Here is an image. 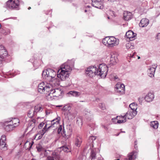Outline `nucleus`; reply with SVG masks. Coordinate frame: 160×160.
<instances>
[{
    "label": "nucleus",
    "mask_w": 160,
    "mask_h": 160,
    "mask_svg": "<svg viewBox=\"0 0 160 160\" xmlns=\"http://www.w3.org/2000/svg\"><path fill=\"white\" fill-rule=\"evenodd\" d=\"M102 43L109 47L112 48L118 45L119 43V40L114 37H108L103 39Z\"/></svg>",
    "instance_id": "f257e3e1"
},
{
    "label": "nucleus",
    "mask_w": 160,
    "mask_h": 160,
    "mask_svg": "<svg viewBox=\"0 0 160 160\" xmlns=\"http://www.w3.org/2000/svg\"><path fill=\"white\" fill-rule=\"evenodd\" d=\"M58 81L57 79H54V80H52L51 82L52 83V87L50 88L49 90H51V92H53V94L56 97H59L61 96L63 93L62 91L59 88H55L54 87L56 85H59V82H58L56 83H55L56 81Z\"/></svg>",
    "instance_id": "f03ea898"
},
{
    "label": "nucleus",
    "mask_w": 160,
    "mask_h": 160,
    "mask_svg": "<svg viewBox=\"0 0 160 160\" xmlns=\"http://www.w3.org/2000/svg\"><path fill=\"white\" fill-rule=\"evenodd\" d=\"M108 70V67L106 65L101 64L98 68H97V75L100 76L102 78H104L107 75Z\"/></svg>",
    "instance_id": "7ed1b4c3"
},
{
    "label": "nucleus",
    "mask_w": 160,
    "mask_h": 160,
    "mask_svg": "<svg viewBox=\"0 0 160 160\" xmlns=\"http://www.w3.org/2000/svg\"><path fill=\"white\" fill-rule=\"evenodd\" d=\"M52 83H47L46 85H45L44 82H42L40 83L38 86V92L41 93H42L44 92L46 93L47 91H49L50 88L52 87Z\"/></svg>",
    "instance_id": "20e7f679"
},
{
    "label": "nucleus",
    "mask_w": 160,
    "mask_h": 160,
    "mask_svg": "<svg viewBox=\"0 0 160 160\" xmlns=\"http://www.w3.org/2000/svg\"><path fill=\"white\" fill-rule=\"evenodd\" d=\"M19 6L18 0H9L6 3V8L9 9H18Z\"/></svg>",
    "instance_id": "39448f33"
},
{
    "label": "nucleus",
    "mask_w": 160,
    "mask_h": 160,
    "mask_svg": "<svg viewBox=\"0 0 160 160\" xmlns=\"http://www.w3.org/2000/svg\"><path fill=\"white\" fill-rule=\"evenodd\" d=\"M74 65V62L72 61H68L67 62L62 64L60 68V69L63 70L68 72L72 70V68Z\"/></svg>",
    "instance_id": "423d86ee"
},
{
    "label": "nucleus",
    "mask_w": 160,
    "mask_h": 160,
    "mask_svg": "<svg viewBox=\"0 0 160 160\" xmlns=\"http://www.w3.org/2000/svg\"><path fill=\"white\" fill-rule=\"evenodd\" d=\"M85 74L87 76L90 78H92L97 75V68L95 66L88 67L86 70Z\"/></svg>",
    "instance_id": "0eeeda50"
},
{
    "label": "nucleus",
    "mask_w": 160,
    "mask_h": 160,
    "mask_svg": "<svg viewBox=\"0 0 160 160\" xmlns=\"http://www.w3.org/2000/svg\"><path fill=\"white\" fill-rule=\"evenodd\" d=\"M56 74V72L50 68L44 70L42 72V75L43 77L45 78L51 77L52 79L54 78Z\"/></svg>",
    "instance_id": "6e6552de"
},
{
    "label": "nucleus",
    "mask_w": 160,
    "mask_h": 160,
    "mask_svg": "<svg viewBox=\"0 0 160 160\" xmlns=\"http://www.w3.org/2000/svg\"><path fill=\"white\" fill-rule=\"evenodd\" d=\"M69 76V72H66L63 70L59 69L58 72L57 77L62 81L65 80L68 78Z\"/></svg>",
    "instance_id": "1a4fd4ad"
},
{
    "label": "nucleus",
    "mask_w": 160,
    "mask_h": 160,
    "mask_svg": "<svg viewBox=\"0 0 160 160\" xmlns=\"http://www.w3.org/2000/svg\"><path fill=\"white\" fill-rule=\"evenodd\" d=\"M110 55V64L113 65L115 64L118 62V53L116 52L113 51L112 52Z\"/></svg>",
    "instance_id": "9d476101"
},
{
    "label": "nucleus",
    "mask_w": 160,
    "mask_h": 160,
    "mask_svg": "<svg viewBox=\"0 0 160 160\" xmlns=\"http://www.w3.org/2000/svg\"><path fill=\"white\" fill-rule=\"evenodd\" d=\"M115 89L120 95L122 94L125 92V86L123 84L118 83L115 85Z\"/></svg>",
    "instance_id": "9b49d317"
},
{
    "label": "nucleus",
    "mask_w": 160,
    "mask_h": 160,
    "mask_svg": "<svg viewBox=\"0 0 160 160\" xmlns=\"http://www.w3.org/2000/svg\"><path fill=\"white\" fill-rule=\"evenodd\" d=\"M6 140L5 136L2 135L0 139V149L3 150H6L8 149L7 145L5 142Z\"/></svg>",
    "instance_id": "f8f14e48"
},
{
    "label": "nucleus",
    "mask_w": 160,
    "mask_h": 160,
    "mask_svg": "<svg viewBox=\"0 0 160 160\" xmlns=\"http://www.w3.org/2000/svg\"><path fill=\"white\" fill-rule=\"evenodd\" d=\"M8 55V52L4 46L0 44V61H2Z\"/></svg>",
    "instance_id": "ddd939ff"
},
{
    "label": "nucleus",
    "mask_w": 160,
    "mask_h": 160,
    "mask_svg": "<svg viewBox=\"0 0 160 160\" xmlns=\"http://www.w3.org/2000/svg\"><path fill=\"white\" fill-rule=\"evenodd\" d=\"M92 1L93 6L99 9L103 8L102 2L101 0H92Z\"/></svg>",
    "instance_id": "4468645a"
},
{
    "label": "nucleus",
    "mask_w": 160,
    "mask_h": 160,
    "mask_svg": "<svg viewBox=\"0 0 160 160\" xmlns=\"http://www.w3.org/2000/svg\"><path fill=\"white\" fill-rule=\"evenodd\" d=\"M137 114L136 111H133L132 110H129L126 114L124 115L126 118L130 119L132 118Z\"/></svg>",
    "instance_id": "2eb2a0df"
},
{
    "label": "nucleus",
    "mask_w": 160,
    "mask_h": 160,
    "mask_svg": "<svg viewBox=\"0 0 160 160\" xmlns=\"http://www.w3.org/2000/svg\"><path fill=\"white\" fill-rule=\"evenodd\" d=\"M138 152L134 151L129 153L128 155V157L125 158V160H135L137 158Z\"/></svg>",
    "instance_id": "dca6fc26"
},
{
    "label": "nucleus",
    "mask_w": 160,
    "mask_h": 160,
    "mask_svg": "<svg viewBox=\"0 0 160 160\" xmlns=\"http://www.w3.org/2000/svg\"><path fill=\"white\" fill-rule=\"evenodd\" d=\"M136 35V33H134L132 30H129L126 33V36L127 38H128L131 41L135 39Z\"/></svg>",
    "instance_id": "f3484780"
},
{
    "label": "nucleus",
    "mask_w": 160,
    "mask_h": 160,
    "mask_svg": "<svg viewBox=\"0 0 160 160\" xmlns=\"http://www.w3.org/2000/svg\"><path fill=\"white\" fill-rule=\"evenodd\" d=\"M154 94L151 92H149L145 96L144 99L147 102H152L154 98Z\"/></svg>",
    "instance_id": "a211bd4d"
},
{
    "label": "nucleus",
    "mask_w": 160,
    "mask_h": 160,
    "mask_svg": "<svg viewBox=\"0 0 160 160\" xmlns=\"http://www.w3.org/2000/svg\"><path fill=\"white\" fill-rule=\"evenodd\" d=\"M47 91V92L45 93L46 94V97L48 101H51L54 99L55 96L53 94V92H51V90H49Z\"/></svg>",
    "instance_id": "6ab92c4d"
},
{
    "label": "nucleus",
    "mask_w": 160,
    "mask_h": 160,
    "mask_svg": "<svg viewBox=\"0 0 160 160\" xmlns=\"http://www.w3.org/2000/svg\"><path fill=\"white\" fill-rule=\"evenodd\" d=\"M149 20L146 18H143L140 21L139 26L141 27H146L149 24Z\"/></svg>",
    "instance_id": "aec40b11"
},
{
    "label": "nucleus",
    "mask_w": 160,
    "mask_h": 160,
    "mask_svg": "<svg viewBox=\"0 0 160 160\" xmlns=\"http://www.w3.org/2000/svg\"><path fill=\"white\" fill-rule=\"evenodd\" d=\"M124 19L126 21H128L132 18V13L129 12L125 11L123 13Z\"/></svg>",
    "instance_id": "412c9836"
},
{
    "label": "nucleus",
    "mask_w": 160,
    "mask_h": 160,
    "mask_svg": "<svg viewBox=\"0 0 160 160\" xmlns=\"http://www.w3.org/2000/svg\"><path fill=\"white\" fill-rule=\"evenodd\" d=\"M155 68L154 67L150 68L147 70V72L148 75L150 77H152L154 76L155 72Z\"/></svg>",
    "instance_id": "4be33fe9"
},
{
    "label": "nucleus",
    "mask_w": 160,
    "mask_h": 160,
    "mask_svg": "<svg viewBox=\"0 0 160 160\" xmlns=\"http://www.w3.org/2000/svg\"><path fill=\"white\" fill-rule=\"evenodd\" d=\"M117 120V122L118 123H122L125 122H126V118L123 116H117L116 117Z\"/></svg>",
    "instance_id": "5701e85b"
},
{
    "label": "nucleus",
    "mask_w": 160,
    "mask_h": 160,
    "mask_svg": "<svg viewBox=\"0 0 160 160\" xmlns=\"http://www.w3.org/2000/svg\"><path fill=\"white\" fill-rule=\"evenodd\" d=\"M7 122L10 123H11L12 124H13L15 127L19 125V119L17 118L12 119L10 121Z\"/></svg>",
    "instance_id": "b1692460"
},
{
    "label": "nucleus",
    "mask_w": 160,
    "mask_h": 160,
    "mask_svg": "<svg viewBox=\"0 0 160 160\" xmlns=\"http://www.w3.org/2000/svg\"><path fill=\"white\" fill-rule=\"evenodd\" d=\"M96 148L91 149L90 155V158H91V160L94 159L96 158Z\"/></svg>",
    "instance_id": "393cba45"
},
{
    "label": "nucleus",
    "mask_w": 160,
    "mask_h": 160,
    "mask_svg": "<svg viewBox=\"0 0 160 160\" xmlns=\"http://www.w3.org/2000/svg\"><path fill=\"white\" fill-rule=\"evenodd\" d=\"M68 94L72 96L78 97L81 95V93L80 92L75 91H71L68 93Z\"/></svg>",
    "instance_id": "a878e982"
},
{
    "label": "nucleus",
    "mask_w": 160,
    "mask_h": 160,
    "mask_svg": "<svg viewBox=\"0 0 160 160\" xmlns=\"http://www.w3.org/2000/svg\"><path fill=\"white\" fill-rule=\"evenodd\" d=\"M60 119L58 118L54 119L51 121V125L48 127V128H50L51 127H54L56 125H58Z\"/></svg>",
    "instance_id": "bb28decb"
},
{
    "label": "nucleus",
    "mask_w": 160,
    "mask_h": 160,
    "mask_svg": "<svg viewBox=\"0 0 160 160\" xmlns=\"http://www.w3.org/2000/svg\"><path fill=\"white\" fill-rule=\"evenodd\" d=\"M67 129L68 130V135H66L65 132L64 131H63V133H62V135H64L65 136H69L70 135L72 134V127L70 125H69L67 126Z\"/></svg>",
    "instance_id": "cd10ccee"
},
{
    "label": "nucleus",
    "mask_w": 160,
    "mask_h": 160,
    "mask_svg": "<svg viewBox=\"0 0 160 160\" xmlns=\"http://www.w3.org/2000/svg\"><path fill=\"white\" fill-rule=\"evenodd\" d=\"M71 109V108L69 105H66L63 107V108H62V110L66 112L67 111L68 112L67 114L69 115V114H71V112L70 111Z\"/></svg>",
    "instance_id": "c85d7f7f"
},
{
    "label": "nucleus",
    "mask_w": 160,
    "mask_h": 160,
    "mask_svg": "<svg viewBox=\"0 0 160 160\" xmlns=\"http://www.w3.org/2000/svg\"><path fill=\"white\" fill-rule=\"evenodd\" d=\"M15 128V127L13 124L10 123L9 124L6 126L5 129L8 132L12 130Z\"/></svg>",
    "instance_id": "c756f323"
},
{
    "label": "nucleus",
    "mask_w": 160,
    "mask_h": 160,
    "mask_svg": "<svg viewBox=\"0 0 160 160\" xmlns=\"http://www.w3.org/2000/svg\"><path fill=\"white\" fill-rule=\"evenodd\" d=\"M81 142L82 140L81 138L78 137L76 138L75 144L77 147H79L80 146Z\"/></svg>",
    "instance_id": "7c9ffc66"
},
{
    "label": "nucleus",
    "mask_w": 160,
    "mask_h": 160,
    "mask_svg": "<svg viewBox=\"0 0 160 160\" xmlns=\"http://www.w3.org/2000/svg\"><path fill=\"white\" fill-rule=\"evenodd\" d=\"M34 110L36 114L38 112L42 111L43 110V108L40 105H38L35 107Z\"/></svg>",
    "instance_id": "2f4dec72"
},
{
    "label": "nucleus",
    "mask_w": 160,
    "mask_h": 160,
    "mask_svg": "<svg viewBox=\"0 0 160 160\" xmlns=\"http://www.w3.org/2000/svg\"><path fill=\"white\" fill-rule=\"evenodd\" d=\"M158 121H154L151 122V126L154 129H157L158 127Z\"/></svg>",
    "instance_id": "473e14b6"
},
{
    "label": "nucleus",
    "mask_w": 160,
    "mask_h": 160,
    "mask_svg": "<svg viewBox=\"0 0 160 160\" xmlns=\"http://www.w3.org/2000/svg\"><path fill=\"white\" fill-rule=\"evenodd\" d=\"M34 114H36V113L34 112V108H31L28 112V117L30 118H32Z\"/></svg>",
    "instance_id": "72a5a7b5"
},
{
    "label": "nucleus",
    "mask_w": 160,
    "mask_h": 160,
    "mask_svg": "<svg viewBox=\"0 0 160 160\" xmlns=\"http://www.w3.org/2000/svg\"><path fill=\"white\" fill-rule=\"evenodd\" d=\"M59 157L57 156L56 158V153H53V156L52 157H48L47 158L46 160H57L58 158Z\"/></svg>",
    "instance_id": "f704fd0d"
},
{
    "label": "nucleus",
    "mask_w": 160,
    "mask_h": 160,
    "mask_svg": "<svg viewBox=\"0 0 160 160\" xmlns=\"http://www.w3.org/2000/svg\"><path fill=\"white\" fill-rule=\"evenodd\" d=\"M130 109L133 111H136L137 109V106L135 104V103H132L129 105Z\"/></svg>",
    "instance_id": "c9c22d12"
},
{
    "label": "nucleus",
    "mask_w": 160,
    "mask_h": 160,
    "mask_svg": "<svg viewBox=\"0 0 160 160\" xmlns=\"http://www.w3.org/2000/svg\"><path fill=\"white\" fill-rule=\"evenodd\" d=\"M36 148L37 149V150L38 152H45L46 151L45 149L43 148L42 146L39 144L38 145Z\"/></svg>",
    "instance_id": "e433bc0d"
},
{
    "label": "nucleus",
    "mask_w": 160,
    "mask_h": 160,
    "mask_svg": "<svg viewBox=\"0 0 160 160\" xmlns=\"http://www.w3.org/2000/svg\"><path fill=\"white\" fill-rule=\"evenodd\" d=\"M46 131L47 130L45 129L44 128H43L42 130L40 131L39 132L38 134L35 135V137L36 138L38 136V135H39L40 134H42V135H43Z\"/></svg>",
    "instance_id": "4c0bfd02"
},
{
    "label": "nucleus",
    "mask_w": 160,
    "mask_h": 160,
    "mask_svg": "<svg viewBox=\"0 0 160 160\" xmlns=\"http://www.w3.org/2000/svg\"><path fill=\"white\" fill-rule=\"evenodd\" d=\"M126 47L127 49H132L134 48L133 46L131 44V43H128L126 45Z\"/></svg>",
    "instance_id": "58836bf2"
},
{
    "label": "nucleus",
    "mask_w": 160,
    "mask_h": 160,
    "mask_svg": "<svg viewBox=\"0 0 160 160\" xmlns=\"http://www.w3.org/2000/svg\"><path fill=\"white\" fill-rule=\"evenodd\" d=\"M29 144V146L28 148L27 149H28L29 150L31 148L32 145L33 144V141H31V142H30L28 141H27L25 144V145H26L27 144Z\"/></svg>",
    "instance_id": "ea45409f"
},
{
    "label": "nucleus",
    "mask_w": 160,
    "mask_h": 160,
    "mask_svg": "<svg viewBox=\"0 0 160 160\" xmlns=\"http://www.w3.org/2000/svg\"><path fill=\"white\" fill-rule=\"evenodd\" d=\"M84 113L88 116H91L92 115V112L89 110H85L84 111Z\"/></svg>",
    "instance_id": "a19ab883"
},
{
    "label": "nucleus",
    "mask_w": 160,
    "mask_h": 160,
    "mask_svg": "<svg viewBox=\"0 0 160 160\" xmlns=\"http://www.w3.org/2000/svg\"><path fill=\"white\" fill-rule=\"evenodd\" d=\"M60 148L64 152H68V148L65 146H63Z\"/></svg>",
    "instance_id": "79ce46f5"
},
{
    "label": "nucleus",
    "mask_w": 160,
    "mask_h": 160,
    "mask_svg": "<svg viewBox=\"0 0 160 160\" xmlns=\"http://www.w3.org/2000/svg\"><path fill=\"white\" fill-rule=\"evenodd\" d=\"M99 107L100 108L103 110L105 108V105L102 103L99 104Z\"/></svg>",
    "instance_id": "37998d69"
},
{
    "label": "nucleus",
    "mask_w": 160,
    "mask_h": 160,
    "mask_svg": "<svg viewBox=\"0 0 160 160\" xmlns=\"http://www.w3.org/2000/svg\"><path fill=\"white\" fill-rule=\"evenodd\" d=\"M44 123L43 122H42L38 125V127L39 128H41L44 126Z\"/></svg>",
    "instance_id": "c03bdc74"
},
{
    "label": "nucleus",
    "mask_w": 160,
    "mask_h": 160,
    "mask_svg": "<svg viewBox=\"0 0 160 160\" xmlns=\"http://www.w3.org/2000/svg\"><path fill=\"white\" fill-rule=\"evenodd\" d=\"M62 127L61 125H60L59 126V127L58 128V133H60L61 132V131L62 130Z\"/></svg>",
    "instance_id": "a18cd8bd"
},
{
    "label": "nucleus",
    "mask_w": 160,
    "mask_h": 160,
    "mask_svg": "<svg viewBox=\"0 0 160 160\" xmlns=\"http://www.w3.org/2000/svg\"><path fill=\"white\" fill-rule=\"evenodd\" d=\"M6 33H4V32H3V33L5 34V35H7V34L10 33V30L9 29H6Z\"/></svg>",
    "instance_id": "49530a36"
},
{
    "label": "nucleus",
    "mask_w": 160,
    "mask_h": 160,
    "mask_svg": "<svg viewBox=\"0 0 160 160\" xmlns=\"http://www.w3.org/2000/svg\"><path fill=\"white\" fill-rule=\"evenodd\" d=\"M112 122H113L114 123H115L117 121V118H113L112 119Z\"/></svg>",
    "instance_id": "de8ad7c7"
},
{
    "label": "nucleus",
    "mask_w": 160,
    "mask_h": 160,
    "mask_svg": "<svg viewBox=\"0 0 160 160\" xmlns=\"http://www.w3.org/2000/svg\"><path fill=\"white\" fill-rule=\"evenodd\" d=\"M138 100L139 101L140 103H142V100H143L144 98H138Z\"/></svg>",
    "instance_id": "09e8293b"
},
{
    "label": "nucleus",
    "mask_w": 160,
    "mask_h": 160,
    "mask_svg": "<svg viewBox=\"0 0 160 160\" xmlns=\"http://www.w3.org/2000/svg\"><path fill=\"white\" fill-rule=\"evenodd\" d=\"M90 139H91L92 141H93L95 140L96 138L94 136H92L90 137Z\"/></svg>",
    "instance_id": "8fccbe9b"
},
{
    "label": "nucleus",
    "mask_w": 160,
    "mask_h": 160,
    "mask_svg": "<svg viewBox=\"0 0 160 160\" xmlns=\"http://www.w3.org/2000/svg\"><path fill=\"white\" fill-rule=\"evenodd\" d=\"M157 38L158 39H160V33H158L157 35Z\"/></svg>",
    "instance_id": "3c124183"
},
{
    "label": "nucleus",
    "mask_w": 160,
    "mask_h": 160,
    "mask_svg": "<svg viewBox=\"0 0 160 160\" xmlns=\"http://www.w3.org/2000/svg\"><path fill=\"white\" fill-rule=\"evenodd\" d=\"M38 136L37 139H40L42 138L43 135H42V134H40L39 135H38Z\"/></svg>",
    "instance_id": "603ef678"
},
{
    "label": "nucleus",
    "mask_w": 160,
    "mask_h": 160,
    "mask_svg": "<svg viewBox=\"0 0 160 160\" xmlns=\"http://www.w3.org/2000/svg\"><path fill=\"white\" fill-rule=\"evenodd\" d=\"M136 53L134 52L133 53V54L131 55V57L133 58H136V56H137L135 55Z\"/></svg>",
    "instance_id": "864d4df0"
},
{
    "label": "nucleus",
    "mask_w": 160,
    "mask_h": 160,
    "mask_svg": "<svg viewBox=\"0 0 160 160\" xmlns=\"http://www.w3.org/2000/svg\"><path fill=\"white\" fill-rule=\"evenodd\" d=\"M47 124H46L43 128H44L45 129H46L47 130L48 129H49V128H48L47 127Z\"/></svg>",
    "instance_id": "5fc2aeb1"
},
{
    "label": "nucleus",
    "mask_w": 160,
    "mask_h": 160,
    "mask_svg": "<svg viewBox=\"0 0 160 160\" xmlns=\"http://www.w3.org/2000/svg\"><path fill=\"white\" fill-rule=\"evenodd\" d=\"M136 142H137L136 141H135V146H134V147H135V148L136 149L137 148V146H136V145H137Z\"/></svg>",
    "instance_id": "6e6d98bb"
},
{
    "label": "nucleus",
    "mask_w": 160,
    "mask_h": 160,
    "mask_svg": "<svg viewBox=\"0 0 160 160\" xmlns=\"http://www.w3.org/2000/svg\"><path fill=\"white\" fill-rule=\"evenodd\" d=\"M114 76L113 79L114 80H116L118 79V78L117 76L115 75V76Z\"/></svg>",
    "instance_id": "4d7b16f0"
},
{
    "label": "nucleus",
    "mask_w": 160,
    "mask_h": 160,
    "mask_svg": "<svg viewBox=\"0 0 160 160\" xmlns=\"http://www.w3.org/2000/svg\"><path fill=\"white\" fill-rule=\"evenodd\" d=\"M102 128H103L105 129H106V126H105V125H102Z\"/></svg>",
    "instance_id": "13d9d810"
},
{
    "label": "nucleus",
    "mask_w": 160,
    "mask_h": 160,
    "mask_svg": "<svg viewBox=\"0 0 160 160\" xmlns=\"http://www.w3.org/2000/svg\"><path fill=\"white\" fill-rule=\"evenodd\" d=\"M0 160H3V159L0 156Z\"/></svg>",
    "instance_id": "bf43d9fd"
},
{
    "label": "nucleus",
    "mask_w": 160,
    "mask_h": 160,
    "mask_svg": "<svg viewBox=\"0 0 160 160\" xmlns=\"http://www.w3.org/2000/svg\"><path fill=\"white\" fill-rule=\"evenodd\" d=\"M62 105H59V106H57V107H62Z\"/></svg>",
    "instance_id": "052dcab7"
},
{
    "label": "nucleus",
    "mask_w": 160,
    "mask_h": 160,
    "mask_svg": "<svg viewBox=\"0 0 160 160\" xmlns=\"http://www.w3.org/2000/svg\"><path fill=\"white\" fill-rule=\"evenodd\" d=\"M31 9V8L30 7H29L28 8V10H30V9Z\"/></svg>",
    "instance_id": "680f3d73"
},
{
    "label": "nucleus",
    "mask_w": 160,
    "mask_h": 160,
    "mask_svg": "<svg viewBox=\"0 0 160 160\" xmlns=\"http://www.w3.org/2000/svg\"><path fill=\"white\" fill-rule=\"evenodd\" d=\"M87 7H88V8H89L90 7V6H88H88H87Z\"/></svg>",
    "instance_id": "e2e57ef3"
},
{
    "label": "nucleus",
    "mask_w": 160,
    "mask_h": 160,
    "mask_svg": "<svg viewBox=\"0 0 160 160\" xmlns=\"http://www.w3.org/2000/svg\"><path fill=\"white\" fill-rule=\"evenodd\" d=\"M140 58V57L139 56L138 57V59H139Z\"/></svg>",
    "instance_id": "0e129e2a"
},
{
    "label": "nucleus",
    "mask_w": 160,
    "mask_h": 160,
    "mask_svg": "<svg viewBox=\"0 0 160 160\" xmlns=\"http://www.w3.org/2000/svg\"><path fill=\"white\" fill-rule=\"evenodd\" d=\"M85 12H87V10H85Z\"/></svg>",
    "instance_id": "69168bd1"
},
{
    "label": "nucleus",
    "mask_w": 160,
    "mask_h": 160,
    "mask_svg": "<svg viewBox=\"0 0 160 160\" xmlns=\"http://www.w3.org/2000/svg\"><path fill=\"white\" fill-rule=\"evenodd\" d=\"M1 24L0 23V28H1Z\"/></svg>",
    "instance_id": "338daca9"
},
{
    "label": "nucleus",
    "mask_w": 160,
    "mask_h": 160,
    "mask_svg": "<svg viewBox=\"0 0 160 160\" xmlns=\"http://www.w3.org/2000/svg\"><path fill=\"white\" fill-rule=\"evenodd\" d=\"M32 160H36L35 159H32Z\"/></svg>",
    "instance_id": "774afa93"
}]
</instances>
